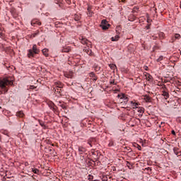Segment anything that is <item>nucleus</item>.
<instances>
[{
	"label": "nucleus",
	"mask_w": 181,
	"mask_h": 181,
	"mask_svg": "<svg viewBox=\"0 0 181 181\" xmlns=\"http://www.w3.org/2000/svg\"><path fill=\"white\" fill-rule=\"evenodd\" d=\"M174 40H175V39H173V40L172 41V42H173Z\"/></svg>",
	"instance_id": "51"
},
{
	"label": "nucleus",
	"mask_w": 181,
	"mask_h": 181,
	"mask_svg": "<svg viewBox=\"0 0 181 181\" xmlns=\"http://www.w3.org/2000/svg\"><path fill=\"white\" fill-rule=\"evenodd\" d=\"M39 124L41 127H45V122L43 121H39Z\"/></svg>",
	"instance_id": "33"
},
{
	"label": "nucleus",
	"mask_w": 181,
	"mask_h": 181,
	"mask_svg": "<svg viewBox=\"0 0 181 181\" xmlns=\"http://www.w3.org/2000/svg\"><path fill=\"white\" fill-rule=\"evenodd\" d=\"M6 86H13V81L9 79V78H4L0 80V87L3 90L4 94H6L9 90V88Z\"/></svg>",
	"instance_id": "1"
},
{
	"label": "nucleus",
	"mask_w": 181,
	"mask_h": 181,
	"mask_svg": "<svg viewBox=\"0 0 181 181\" xmlns=\"http://www.w3.org/2000/svg\"><path fill=\"white\" fill-rule=\"evenodd\" d=\"M87 11H88L87 13L88 16H93V11H91V6H88Z\"/></svg>",
	"instance_id": "15"
},
{
	"label": "nucleus",
	"mask_w": 181,
	"mask_h": 181,
	"mask_svg": "<svg viewBox=\"0 0 181 181\" xmlns=\"http://www.w3.org/2000/svg\"><path fill=\"white\" fill-rule=\"evenodd\" d=\"M162 95H163V97L165 98V100H168V98H169V93H168L165 90L163 91Z\"/></svg>",
	"instance_id": "17"
},
{
	"label": "nucleus",
	"mask_w": 181,
	"mask_h": 181,
	"mask_svg": "<svg viewBox=\"0 0 181 181\" xmlns=\"http://www.w3.org/2000/svg\"><path fill=\"white\" fill-rule=\"evenodd\" d=\"M138 11V8H134V12H136Z\"/></svg>",
	"instance_id": "45"
},
{
	"label": "nucleus",
	"mask_w": 181,
	"mask_h": 181,
	"mask_svg": "<svg viewBox=\"0 0 181 181\" xmlns=\"http://www.w3.org/2000/svg\"><path fill=\"white\" fill-rule=\"evenodd\" d=\"M173 152L179 158L180 160H181V150L177 147H174Z\"/></svg>",
	"instance_id": "6"
},
{
	"label": "nucleus",
	"mask_w": 181,
	"mask_h": 181,
	"mask_svg": "<svg viewBox=\"0 0 181 181\" xmlns=\"http://www.w3.org/2000/svg\"><path fill=\"white\" fill-rule=\"evenodd\" d=\"M145 170H152V168H151V167H148L145 168Z\"/></svg>",
	"instance_id": "38"
},
{
	"label": "nucleus",
	"mask_w": 181,
	"mask_h": 181,
	"mask_svg": "<svg viewBox=\"0 0 181 181\" xmlns=\"http://www.w3.org/2000/svg\"><path fill=\"white\" fill-rule=\"evenodd\" d=\"M1 140H2V136L0 134V141H1Z\"/></svg>",
	"instance_id": "47"
},
{
	"label": "nucleus",
	"mask_w": 181,
	"mask_h": 181,
	"mask_svg": "<svg viewBox=\"0 0 181 181\" xmlns=\"http://www.w3.org/2000/svg\"><path fill=\"white\" fill-rule=\"evenodd\" d=\"M108 180V177H107V176H103L102 177V181H107Z\"/></svg>",
	"instance_id": "34"
},
{
	"label": "nucleus",
	"mask_w": 181,
	"mask_h": 181,
	"mask_svg": "<svg viewBox=\"0 0 181 181\" xmlns=\"http://www.w3.org/2000/svg\"><path fill=\"white\" fill-rule=\"evenodd\" d=\"M32 172H33V173L35 175H39V170L37 168H33Z\"/></svg>",
	"instance_id": "25"
},
{
	"label": "nucleus",
	"mask_w": 181,
	"mask_h": 181,
	"mask_svg": "<svg viewBox=\"0 0 181 181\" xmlns=\"http://www.w3.org/2000/svg\"><path fill=\"white\" fill-rule=\"evenodd\" d=\"M118 98H120L121 100H124V103L128 101V97L127 96V95L124 94V93H121L117 95Z\"/></svg>",
	"instance_id": "7"
},
{
	"label": "nucleus",
	"mask_w": 181,
	"mask_h": 181,
	"mask_svg": "<svg viewBox=\"0 0 181 181\" xmlns=\"http://www.w3.org/2000/svg\"><path fill=\"white\" fill-rule=\"evenodd\" d=\"M147 22H148V23H150V22H152V20L148 18V19H147Z\"/></svg>",
	"instance_id": "43"
},
{
	"label": "nucleus",
	"mask_w": 181,
	"mask_h": 181,
	"mask_svg": "<svg viewBox=\"0 0 181 181\" xmlns=\"http://www.w3.org/2000/svg\"><path fill=\"white\" fill-rule=\"evenodd\" d=\"M71 49L69 47H65L62 49V53H69L70 52Z\"/></svg>",
	"instance_id": "12"
},
{
	"label": "nucleus",
	"mask_w": 181,
	"mask_h": 181,
	"mask_svg": "<svg viewBox=\"0 0 181 181\" xmlns=\"http://www.w3.org/2000/svg\"><path fill=\"white\" fill-rule=\"evenodd\" d=\"M95 142H96V140L95 138H90L88 141V145H90V146H93V145H95Z\"/></svg>",
	"instance_id": "9"
},
{
	"label": "nucleus",
	"mask_w": 181,
	"mask_h": 181,
	"mask_svg": "<svg viewBox=\"0 0 181 181\" xmlns=\"http://www.w3.org/2000/svg\"><path fill=\"white\" fill-rule=\"evenodd\" d=\"M47 105L50 110H52L54 112H56L57 111V106L54 105V103L52 101H48L47 102Z\"/></svg>",
	"instance_id": "5"
},
{
	"label": "nucleus",
	"mask_w": 181,
	"mask_h": 181,
	"mask_svg": "<svg viewBox=\"0 0 181 181\" xmlns=\"http://www.w3.org/2000/svg\"><path fill=\"white\" fill-rule=\"evenodd\" d=\"M130 103L132 104V107L134 109L138 108V103H134L133 101H131Z\"/></svg>",
	"instance_id": "23"
},
{
	"label": "nucleus",
	"mask_w": 181,
	"mask_h": 181,
	"mask_svg": "<svg viewBox=\"0 0 181 181\" xmlns=\"http://www.w3.org/2000/svg\"><path fill=\"white\" fill-rule=\"evenodd\" d=\"M1 134H3L4 135H6L7 136H9V132H8V131L6 130L1 131Z\"/></svg>",
	"instance_id": "27"
},
{
	"label": "nucleus",
	"mask_w": 181,
	"mask_h": 181,
	"mask_svg": "<svg viewBox=\"0 0 181 181\" xmlns=\"http://www.w3.org/2000/svg\"><path fill=\"white\" fill-rule=\"evenodd\" d=\"M55 91H56L57 93H59L60 94V93H62V88H57L55 89Z\"/></svg>",
	"instance_id": "32"
},
{
	"label": "nucleus",
	"mask_w": 181,
	"mask_h": 181,
	"mask_svg": "<svg viewBox=\"0 0 181 181\" xmlns=\"http://www.w3.org/2000/svg\"><path fill=\"white\" fill-rule=\"evenodd\" d=\"M16 117H18V118H23L25 117V114L23 111H18L16 112Z\"/></svg>",
	"instance_id": "10"
},
{
	"label": "nucleus",
	"mask_w": 181,
	"mask_h": 181,
	"mask_svg": "<svg viewBox=\"0 0 181 181\" xmlns=\"http://www.w3.org/2000/svg\"><path fill=\"white\" fill-rule=\"evenodd\" d=\"M58 105H59V107H62L63 110H66V108H67V107H66V105L62 103L61 101L59 102Z\"/></svg>",
	"instance_id": "20"
},
{
	"label": "nucleus",
	"mask_w": 181,
	"mask_h": 181,
	"mask_svg": "<svg viewBox=\"0 0 181 181\" xmlns=\"http://www.w3.org/2000/svg\"><path fill=\"white\" fill-rule=\"evenodd\" d=\"M42 54L45 56V57H47L49 56V49L47 48H45L42 50Z\"/></svg>",
	"instance_id": "11"
},
{
	"label": "nucleus",
	"mask_w": 181,
	"mask_h": 181,
	"mask_svg": "<svg viewBox=\"0 0 181 181\" xmlns=\"http://www.w3.org/2000/svg\"><path fill=\"white\" fill-rule=\"evenodd\" d=\"M152 78H153L151 74H147V80H148V81H149V80H152Z\"/></svg>",
	"instance_id": "30"
},
{
	"label": "nucleus",
	"mask_w": 181,
	"mask_h": 181,
	"mask_svg": "<svg viewBox=\"0 0 181 181\" xmlns=\"http://www.w3.org/2000/svg\"><path fill=\"white\" fill-rule=\"evenodd\" d=\"M110 26H111V25L108 23V21H107V20H103L101 21L100 28H102L103 30H107L108 28H110Z\"/></svg>",
	"instance_id": "3"
},
{
	"label": "nucleus",
	"mask_w": 181,
	"mask_h": 181,
	"mask_svg": "<svg viewBox=\"0 0 181 181\" xmlns=\"http://www.w3.org/2000/svg\"><path fill=\"white\" fill-rule=\"evenodd\" d=\"M29 89L30 90H35V89H36V86H30Z\"/></svg>",
	"instance_id": "35"
},
{
	"label": "nucleus",
	"mask_w": 181,
	"mask_h": 181,
	"mask_svg": "<svg viewBox=\"0 0 181 181\" xmlns=\"http://www.w3.org/2000/svg\"><path fill=\"white\" fill-rule=\"evenodd\" d=\"M175 39H177V40H179V39H180V34H175Z\"/></svg>",
	"instance_id": "28"
},
{
	"label": "nucleus",
	"mask_w": 181,
	"mask_h": 181,
	"mask_svg": "<svg viewBox=\"0 0 181 181\" xmlns=\"http://www.w3.org/2000/svg\"><path fill=\"white\" fill-rule=\"evenodd\" d=\"M119 40V35L117 34L115 37H111L112 42H117Z\"/></svg>",
	"instance_id": "13"
},
{
	"label": "nucleus",
	"mask_w": 181,
	"mask_h": 181,
	"mask_svg": "<svg viewBox=\"0 0 181 181\" xmlns=\"http://www.w3.org/2000/svg\"><path fill=\"white\" fill-rule=\"evenodd\" d=\"M33 177L34 179H35V177H36V175H33Z\"/></svg>",
	"instance_id": "48"
},
{
	"label": "nucleus",
	"mask_w": 181,
	"mask_h": 181,
	"mask_svg": "<svg viewBox=\"0 0 181 181\" xmlns=\"http://www.w3.org/2000/svg\"><path fill=\"white\" fill-rule=\"evenodd\" d=\"M109 67H110L112 70H115L117 69V65L114 64H110Z\"/></svg>",
	"instance_id": "19"
},
{
	"label": "nucleus",
	"mask_w": 181,
	"mask_h": 181,
	"mask_svg": "<svg viewBox=\"0 0 181 181\" xmlns=\"http://www.w3.org/2000/svg\"><path fill=\"white\" fill-rule=\"evenodd\" d=\"M40 52V49H37V45H34L33 46V49H29L28 51V57L29 59H32V57H35V54H38Z\"/></svg>",
	"instance_id": "2"
},
{
	"label": "nucleus",
	"mask_w": 181,
	"mask_h": 181,
	"mask_svg": "<svg viewBox=\"0 0 181 181\" xmlns=\"http://www.w3.org/2000/svg\"><path fill=\"white\" fill-rule=\"evenodd\" d=\"M145 109L144 107H139L138 112L144 114Z\"/></svg>",
	"instance_id": "26"
},
{
	"label": "nucleus",
	"mask_w": 181,
	"mask_h": 181,
	"mask_svg": "<svg viewBox=\"0 0 181 181\" xmlns=\"http://www.w3.org/2000/svg\"><path fill=\"white\" fill-rule=\"evenodd\" d=\"M137 148L139 149V151H141V149H142L141 146H139V145H137Z\"/></svg>",
	"instance_id": "41"
},
{
	"label": "nucleus",
	"mask_w": 181,
	"mask_h": 181,
	"mask_svg": "<svg viewBox=\"0 0 181 181\" xmlns=\"http://www.w3.org/2000/svg\"><path fill=\"white\" fill-rule=\"evenodd\" d=\"M178 87H180V88H181V85H180V84H179V85H178Z\"/></svg>",
	"instance_id": "49"
},
{
	"label": "nucleus",
	"mask_w": 181,
	"mask_h": 181,
	"mask_svg": "<svg viewBox=\"0 0 181 181\" xmlns=\"http://www.w3.org/2000/svg\"><path fill=\"white\" fill-rule=\"evenodd\" d=\"M163 60V56H160L159 58L157 59L158 63L162 62Z\"/></svg>",
	"instance_id": "29"
},
{
	"label": "nucleus",
	"mask_w": 181,
	"mask_h": 181,
	"mask_svg": "<svg viewBox=\"0 0 181 181\" xmlns=\"http://www.w3.org/2000/svg\"><path fill=\"white\" fill-rule=\"evenodd\" d=\"M122 2H125V0H122Z\"/></svg>",
	"instance_id": "50"
},
{
	"label": "nucleus",
	"mask_w": 181,
	"mask_h": 181,
	"mask_svg": "<svg viewBox=\"0 0 181 181\" xmlns=\"http://www.w3.org/2000/svg\"><path fill=\"white\" fill-rule=\"evenodd\" d=\"M55 86L57 88H63V84L60 82L55 83Z\"/></svg>",
	"instance_id": "18"
},
{
	"label": "nucleus",
	"mask_w": 181,
	"mask_h": 181,
	"mask_svg": "<svg viewBox=\"0 0 181 181\" xmlns=\"http://www.w3.org/2000/svg\"><path fill=\"white\" fill-rule=\"evenodd\" d=\"M39 33H40L39 31H36L35 33L31 35V37L33 38V37H36V36H39Z\"/></svg>",
	"instance_id": "22"
},
{
	"label": "nucleus",
	"mask_w": 181,
	"mask_h": 181,
	"mask_svg": "<svg viewBox=\"0 0 181 181\" xmlns=\"http://www.w3.org/2000/svg\"><path fill=\"white\" fill-rule=\"evenodd\" d=\"M121 30V25H117L116 27V32H117V35H119V31Z\"/></svg>",
	"instance_id": "24"
},
{
	"label": "nucleus",
	"mask_w": 181,
	"mask_h": 181,
	"mask_svg": "<svg viewBox=\"0 0 181 181\" xmlns=\"http://www.w3.org/2000/svg\"><path fill=\"white\" fill-rule=\"evenodd\" d=\"M95 71H100V70H101V67L98 66H96L95 67Z\"/></svg>",
	"instance_id": "31"
},
{
	"label": "nucleus",
	"mask_w": 181,
	"mask_h": 181,
	"mask_svg": "<svg viewBox=\"0 0 181 181\" xmlns=\"http://www.w3.org/2000/svg\"><path fill=\"white\" fill-rule=\"evenodd\" d=\"M171 134L173 135H176V132H175V130H172Z\"/></svg>",
	"instance_id": "40"
},
{
	"label": "nucleus",
	"mask_w": 181,
	"mask_h": 181,
	"mask_svg": "<svg viewBox=\"0 0 181 181\" xmlns=\"http://www.w3.org/2000/svg\"><path fill=\"white\" fill-rule=\"evenodd\" d=\"M93 80H95V81H97V77L95 76H93Z\"/></svg>",
	"instance_id": "46"
},
{
	"label": "nucleus",
	"mask_w": 181,
	"mask_h": 181,
	"mask_svg": "<svg viewBox=\"0 0 181 181\" xmlns=\"http://www.w3.org/2000/svg\"><path fill=\"white\" fill-rule=\"evenodd\" d=\"M90 76L91 77H95V74L94 73H90Z\"/></svg>",
	"instance_id": "39"
},
{
	"label": "nucleus",
	"mask_w": 181,
	"mask_h": 181,
	"mask_svg": "<svg viewBox=\"0 0 181 181\" xmlns=\"http://www.w3.org/2000/svg\"><path fill=\"white\" fill-rule=\"evenodd\" d=\"M93 177H93V175H88V180H90V181L93 180Z\"/></svg>",
	"instance_id": "36"
},
{
	"label": "nucleus",
	"mask_w": 181,
	"mask_h": 181,
	"mask_svg": "<svg viewBox=\"0 0 181 181\" xmlns=\"http://www.w3.org/2000/svg\"><path fill=\"white\" fill-rule=\"evenodd\" d=\"M81 40V43H82V45H86V46L88 47H90V46H91V42H90L88 40H87L86 37H81L80 38Z\"/></svg>",
	"instance_id": "4"
},
{
	"label": "nucleus",
	"mask_w": 181,
	"mask_h": 181,
	"mask_svg": "<svg viewBox=\"0 0 181 181\" xmlns=\"http://www.w3.org/2000/svg\"><path fill=\"white\" fill-rule=\"evenodd\" d=\"M111 84H115V81H112L110 82Z\"/></svg>",
	"instance_id": "44"
},
{
	"label": "nucleus",
	"mask_w": 181,
	"mask_h": 181,
	"mask_svg": "<svg viewBox=\"0 0 181 181\" xmlns=\"http://www.w3.org/2000/svg\"><path fill=\"white\" fill-rule=\"evenodd\" d=\"M83 52H85L86 53H87V54H88L89 56H91V53H92L91 49H83Z\"/></svg>",
	"instance_id": "21"
},
{
	"label": "nucleus",
	"mask_w": 181,
	"mask_h": 181,
	"mask_svg": "<svg viewBox=\"0 0 181 181\" xmlns=\"http://www.w3.org/2000/svg\"><path fill=\"white\" fill-rule=\"evenodd\" d=\"M78 152H79L80 155H83V153H84V152H86V148L79 147L78 148Z\"/></svg>",
	"instance_id": "16"
},
{
	"label": "nucleus",
	"mask_w": 181,
	"mask_h": 181,
	"mask_svg": "<svg viewBox=\"0 0 181 181\" xmlns=\"http://www.w3.org/2000/svg\"><path fill=\"white\" fill-rule=\"evenodd\" d=\"M32 26H34V25H38V26H40L42 25V23L39 21L37 19H33L31 21Z\"/></svg>",
	"instance_id": "8"
},
{
	"label": "nucleus",
	"mask_w": 181,
	"mask_h": 181,
	"mask_svg": "<svg viewBox=\"0 0 181 181\" xmlns=\"http://www.w3.org/2000/svg\"><path fill=\"white\" fill-rule=\"evenodd\" d=\"M144 100L146 101V103H151V101H152V98L149 97V95H145L144 96Z\"/></svg>",
	"instance_id": "14"
},
{
	"label": "nucleus",
	"mask_w": 181,
	"mask_h": 181,
	"mask_svg": "<svg viewBox=\"0 0 181 181\" xmlns=\"http://www.w3.org/2000/svg\"><path fill=\"white\" fill-rule=\"evenodd\" d=\"M75 21H80V17H76Z\"/></svg>",
	"instance_id": "42"
},
{
	"label": "nucleus",
	"mask_w": 181,
	"mask_h": 181,
	"mask_svg": "<svg viewBox=\"0 0 181 181\" xmlns=\"http://www.w3.org/2000/svg\"><path fill=\"white\" fill-rule=\"evenodd\" d=\"M109 146H114V142L110 141V142L109 143Z\"/></svg>",
	"instance_id": "37"
}]
</instances>
